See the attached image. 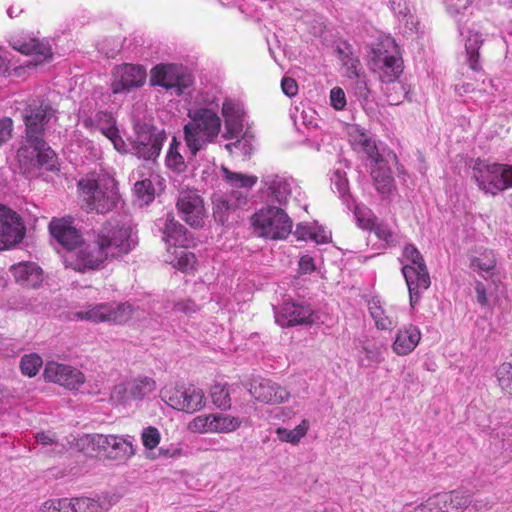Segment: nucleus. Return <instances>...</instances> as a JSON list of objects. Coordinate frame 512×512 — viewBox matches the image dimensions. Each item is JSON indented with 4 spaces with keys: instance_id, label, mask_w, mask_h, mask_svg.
Here are the masks:
<instances>
[{
    "instance_id": "nucleus-1",
    "label": "nucleus",
    "mask_w": 512,
    "mask_h": 512,
    "mask_svg": "<svg viewBox=\"0 0 512 512\" xmlns=\"http://www.w3.org/2000/svg\"><path fill=\"white\" fill-rule=\"evenodd\" d=\"M53 114V108L39 100H32L25 108L23 115L25 136L17 150V159L25 170L38 166H44L47 169L54 167L56 154L44 139L45 125Z\"/></svg>"
},
{
    "instance_id": "nucleus-2",
    "label": "nucleus",
    "mask_w": 512,
    "mask_h": 512,
    "mask_svg": "<svg viewBox=\"0 0 512 512\" xmlns=\"http://www.w3.org/2000/svg\"><path fill=\"white\" fill-rule=\"evenodd\" d=\"M370 66L379 74L382 82L390 84L386 88L390 104L400 103L407 91L402 83L395 81L403 71V61L394 39L386 38L373 48Z\"/></svg>"
},
{
    "instance_id": "nucleus-3",
    "label": "nucleus",
    "mask_w": 512,
    "mask_h": 512,
    "mask_svg": "<svg viewBox=\"0 0 512 512\" xmlns=\"http://www.w3.org/2000/svg\"><path fill=\"white\" fill-rule=\"evenodd\" d=\"M189 122L184 126V140L192 156L207 144L214 142L220 133L222 121L212 107H195L188 112Z\"/></svg>"
},
{
    "instance_id": "nucleus-4",
    "label": "nucleus",
    "mask_w": 512,
    "mask_h": 512,
    "mask_svg": "<svg viewBox=\"0 0 512 512\" xmlns=\"http://www.w3.org/2000/svg\"><path fill=\"white\" fill-rule=\"evenodd\" d=\"M78 188L89 212L106 214L116 209L121 202L115 180L107 176L81 179Z\"/></svg>"
},
{
    "instance_id": "nucleus-5",
    "label": "nucleus",
    "mask_w": 512,
    "mask_h": 512,
    "mask_svg": "<svg viewBox=\"0 0 512 512\" xmlns=\"http://www.w3.org/2000/svg\"><path fill=\"white\" fill-rule=\"evenodd\" d=\"M96 236L106 255L112 258L127 255L138 244L134 228L127 219H110Z\"/></svg>"
},
{
    "instance_id": "nucleus-6",
    "label": "nucleus",
    "mask_w": 512,
    "mask_h": 512,
    "mask_svg": "<svg viewBox=\"0 0 512 512\" xmlns=\"http://www.w3.org/2000/svg\"><path fill=\"white\" fill-rule=\"evenodd\" d=\"M403 256L410 262L402 267V274L408 287L410 304L414 307L421 293L430 287V276L422 255L414 245H406Z\"/></svg>"
},
{
    "instance_id": "nucleus-7",
    "label": "nucleus",
    "mask_w": 512,
    "mask_h": 512,
    "mask_svg": "<svg viewBox=\"0 0 512 512\" xmlns=\"http://www.w3.org/2000/svg\"><path fill=\"white\" fill-rule=\"evenodd\" d=\"M256 234L267 239L286 238L292 231V220L279 207L267 206L257 211L252 217Z\"/></svg>"
},
{
    "instance_id": "nucleus-8",
    "label": "nucleus",
    "mask_w": 512,
    "mask_h": 512,
    "mask_svg": "<svg viewBox=\"0 0 512 512\" xmlns=\"http://www.w3.org/2000/svg\"><path fill=\"white\" fill-rule=\"evenodd\" d=\"M161 399L173 409L185 413H195L206 405L203 390L193 384L166 386L160 390Z\"/></svg>"
},
{
    "instance_id": "nucleus-9",
    "label": "nucleus",
    "mask_w": 512,
    "mask_h": 512,
    "mask_svg": "<svg viewBox=\"0 0 512 512\" xmlns=\"http://www.w3.org/2000/svg\"><path fill=\"white\" fill-rule=\"evenodd\" d=\"M132 312V306L128 303L106 302L88 304L83 310L75 312L74 317L93 323L108 322L119 325L126 323Z\"/></svg>"
},
{
    "instance_id": "nucleus-10",
    "label": "nucleus",
    "mask_w": 512,
    "mask_h": 512,
    "mask_svg": "<svg viewBox=\"0 0 512 512\" xmlns=\"http://www.w3.org/2000/svg\"><path fill=\"white\" fill-rule=\"evenodd\" d=\"M474 177L481 190L495 195L512 187V166L497 163L479 165L474 169Z\"/></svg>"
},
{
    "instance_id": "nucleus-11",
    "label": "nucleus",
    "mask_w": 512,
    "mask_h": 512,
    "mask_svg": "<svg viewBox=\"0 0 512 512\" xmlns=\"http://www.w3.org/2000/svg\"><path fill=\"white\" fill-rule=\"evenodd\" d=\"M79 117L82 125L90 131L98 130L108 138L114 148L120 153L127 152V145L119 134L116 126V120L111 113L97 111L94 114L87 115L84 110H80Z\"/></svg>"
},
{
    "instance_id": "nucleus-12",
    "label": "nucleus",
    "mask_w": 512,
    "mask_h": 512,
    "mask_svg": "<svg viewBox=\"0 0 512 512\" xmlns=\"http://www.w3.org/2000/svg\"><path fill=\"white\" fill-rule=\"evenodd\" d=\"M134 138L131 141L133 153L145 160H154L159 156L165 136L156 134L155 129L145 123H136Z\"/></svg>"
},
{
    "instance_id": "nucleus-13",
    "label": "nucleus",
    "mask_w": 512,
    "mask_h": 512,
    "mask_svg": "<svg viewBox=\"0 0 512 512\" xmlns=\"http://www.w3.org/2000/svg\"><path fill=\"white\" fill-rule=\"evenodd\" d=\"M176 207L183 221L194 228L204 225L206 209L203 198L195 189H181L178 194Z\"/></svg>"
},
{
    "instance_id": "nucleus-14",
    "label": "nucleus",
    "mask_w": 512,
    "mask_h": 512,
    "mask_svg": "<svg viewBox=\"0 0 512 512\" xmlns=\"http://www.w3.org/2000/svg\"><path fill=\"white\" fill-rule=\"evenodd\" d=\"M156 389V381L148 376H139L114 386L111 400L118 404L142 400Z\"/></svg>"
},
{
    "instance_id": "nucleus-15",
    "label": "nucleus",
    "mask_w": 512,
    "mask_h": 512,
    "mask_svg": "<svg viewBox=\"0 0 512 512\" xmlns=\"http://www.w3.org/2000/svg\"><path fill=\"white\" fill-rule=\"evenodd\" d=\"M146 70L143 66L122 64L112 71L111 91L113 94H127L144 85Z\"/></svg>"
},
{
    "instance_id": "nucleus-16",
    "label": "nucleus",
    "mask_w": 512,
    "mask_h": 512,
    "mask_svg": "<svg viewBox=\"0 0 512 512\" xmlns=\"http://www.w3.org/2000/svg\"><path fill=\"white\" fill-rule=\"evenodd\" d=\"M24 234L25 227L20 216L12 209L0 205V250L21 242Z\"/></svg>"
},
{
    "instance_id": "nucleus-17",
    "label": "nucleus",
    "mask_w": 512,
    "mask_h": 512,
    "mask_svg": "<svg viewBox=\"0 0 512 512\" xmlns=\"http://www.w3.org/2000/svg\"><path fill=\"white\" fill-rule=\"evenodd\" d=\"M107 497H75L54 499L50 508L55 512H104L113 505Z\"/></svg>"
},
{
    "instance_id": "nucleus-18",
    "label": "nucleus",
    "mask_w": 512,
    "mask_h": 512,
    "mask_svg": "<svg viewBox=\"0 0 512 512\" xmlns=\"http://www.w3.org/2000/svg\"><path fill=\"white\" fill-rule=\"evenodd\" d=\"M151 83L167 90L173 89L180 96L189 87L190 78L176 65H158L152 71Z\"/></svg>"
},
{
    "instance_id": "nucleus-19",
    "label": "nucleus",
    "mask_w": 512,
    "mask_h": 512,
    "mask_svg": "<svg viewBox=\"0 0 512 512\" xmlns=\"http://www.w3.org/2000/svg\"><path fill=\"white\" fill-rule=\"evenodd\" d=\"M212 202L215 220L221 224H225L232 213L247 204V193L239 190H231L229 193L215 194Z\"/></svg>"
},
{
    "instance_id": "nucleus-20",
    "label": "nucleus",
    "mask_w": 512,
    "mask_h": 512,
    "mask_svg": "<svg viewBox=\"0 0 512 512\" xmlns=\"http://www.w3.org/2000/svg\"><path fill=\"white\" fill-rule=\"evenodd\" d=\"M249 392L256 400L266 404H281L290 396L284 387L261 377L252 379Z\"/></svg>"
},
{
    "instance_id": "nucleus-21",
    "label": "nucleus",
    "mask_w": 512,
    "mask_h": 512,
    "mask_svg": "<svg viewBox=\"0 0 512 512\" xmlns=\"http://www.w3.org/2000/svg\"><path fill=\"white\" fill-rule=\"evenodd\" d=\"M275 320L282 327L295 325H311L313 320V311L308 305L296 304L294 302H285L279 310L275 312Z\"/></svg>"
},
{
    "instance_id": "nucleus-22",
    "label": "nucleus",
    "mask_w": 512,
    "mask_h": 512,
    "mask_svg": "<svg viewBox=\"0 0 512 512\" xmlns=\"http://www.w3.org/2000/svg\"><path fill=\"white\" fill-rule=\"evenodd\" d=\"M262 182L264 187H266L268 196L280 205L287 204L293 189H296V183L293 178L277 174L264 176Z\"/></svg>"
},
{
    "instance_id": "nucleus-23",
    "label": "nucleus",
    "mask_w": 512,
    "mask_h": 512,
    "mask_svg": "<svg viewBox=\"0 0 512 512\" xmlns=\"http://www.w3.org/2000/svg\"><path fill=\"white\" fill-rule=\"evenodd\" d=\"M75 256L73 268L77 271L96 269L108 258L97 237L92 244L81 246Z\"/></svg>"
},
{
    "instance_id": "nucleus-24",
    "label": "nucleus",
    "mask_w": 512,
    "mask_h": 512,
    "mask_svg": "<svg viewBox=\"0 0 512 512\" xmlns=\"http://www.w3.org/2000/svg\"><path fill=\"white\" fill-rule=\"evenodd\" d=\"M13 49L27 55L34 56V65L41 64L52 57L51 46L48 42L39 41L35 38L14 37L11 40Z\"/></svg>"
},
{
    "instance_id": "nucleus-25",
    "label": "nucleus",
    "mask_w": 512,
    "mask_h": 512,
    "mask_svg": "<svg viewBox=\"0 0 512 512\" xmlns=\"http://www.w3.org/2000/svg\"><path fill=\"white\" fill-rule=\"evenodd\" d=\"M49 229L51 235L69 251L75 249L82 242L80 233L67 219H53Z\"/></svg>"
},
{
    "instance_id": "nucleus-26",
    "label": "nucleus",
    "mask_w": 512,
    "mask_h": 512,
    "mask_svg": "<svg viewBox=\"0 0 512 512\" xmlns=\"http://www.w3.org/2000/svg\"><path fill=\"white\" fill-rule=\"evenodd\" d=\"M368 310L375 326L379 330H391L398 324V317L392 307H385L378 297L368 301Z\"/></svg>"
},
{
    "instance_id": "nucleus-27",
    "label": "nucleus",
    "mask_w": 512,
    "mask_h": 512,
    "mask_svg": "<svg viewBox=\"0 0 512 512\" xmlns=\"http://www.w3.org/2000/svg\"><path fill=\"white\" fill-rule=\"evenodd\" d=\"M10 271L15 281L24 287L37 288L43 281L42 269L34 262L15 264Z\"/></svg>"
},
{
    "instance_id": "nucleus-28",
    "label": "nucleus",
    "mask_w": 512,
    "mask_h": 512,
    "mask_svg": "<svg viewBox=\"0 0 512 512\" xmlns=\"http://www.w3.org/2000/svg\"><path fill=\"white\" fill-rule=\"evenodd\" d=\"M420 339L419 328L412 324L406 325L397 331L392 349L397 355H408L417 347Z\"/></svg>"
},
{
    "instance_id": "nucleus-29",
    "label": "nucleus",
    "mask_w": 512,
    "mask_h": 512,
    "mask_svg": "<svg viewBox=\"0 0 512 512\" xmlns=\"http://www.w3.org/2000/svg\"><path fill=\"white\" fill-rule=\"evenodd\" d=\"M158 226L163 234L162 239L167 244L170 246H184L186 229L175 220L172 213H167L165 218L159 219Z\"/></svg>"
},
{
    "instance_id": "nucleus-30",
    "label": "nucleus",
    "mask_w": 512,
    "mask_h": 512,
    "mask_svg": "<svg viewBox=\"0 0 512 512\" xmlns=\"http://www.w3.org/2000/svg\"><path fill=\"white\" fill-rule=\"evenodd\" d=\"M349 137L355 151L363 153L370 159L377 160L379 154L375 141L367 133L355 127L349 132Z\"/></svg>"
},
{
    "instance_id": "nucleus-31",
    "label": "nucleus",
    "mask_w": 512,
    "mask_h": 512,
    "mask_svg": "<svg viewBox=\"0 0 512 512\" xmlns=\"http://www.w3.org/2000/svg\"><path fill=\"white\" fill-rule=\"evenodd\" d=\"M134 455L135 448L133 445V437L129 435H113L111 449L108 454L109 458L126 461Z\"/></svg>"
},
{
    "instance_id": "nucleus-32",
    "label": "nucleus",
    "mask_w": 512,
    "mask_h": 512,
    "mask_svg": "<svg viewBox=\"0 0 512 512\" xmlns=\"http://www.w3.org/2000/svg\"><path fill=\"white\" fill-rule=\"evenodd\" d=\"M222 177L223 179L235 190L242 189L248 194L249 189H251L258 181V178L254 175H246L239 172H233L228 168H222Z\"/></svg>"
},
{
    "instance_id": "nucleus-33",
    "label": "nucleus",
    "mask_w": 512,
    "mask_h": 512,
    "mask_svg": "<svg viewBox=\"0 0 512 512\" xmlns=\"http://www.w3.org/2000/svg\"><path fill=\"white\" fill-rule=\"evenodd\" d=\"M337 53L339 59L342 63L343 68L345 69V75L349 78L353 76H358L360 71V61L357 57L353 55L352 48L349 44H344V46L337 47Z\"/></svg>"
},
{
    "instance_id": "nucleus-34",
    "label": "nucleus",
    "mask_w": 512,
    "mask_h": 512,
    "mask_svg": "<svg viewBox=\"0 0 512 512\" xmlns=\"http://www.w3.org/2000/svg\"><path fill=\"white\" fill-rule=\"evenodd\" d=\"M450 495L458 512H479L485 507L482 500L476 499L470 494L450 492Z\"/></svg>"
},
{
    "instance_id": "nucleus-35",
    "label": "nucleus",
    "mask_w": 512,
    "mask_h": 512,
    "mask_svg": "<svg viewBox=\"0 0 512 512\" xmlns=\"http://www.w3.org/2000/svg\"><path fill=\"white\" fill-rule=\"evenodd\" d=\"M482 37L477 32H469L465 42V49L467 53V61L470 68L474 71H479L481 65L479 63V48L482 45Z\"/></svg>"
},
{
    "instance_id": "nucleus-36",
    "label": "nucleus",
    "mask_w": 512,
    "mask_h": 512,
    "mask_svg": "<svg viewBox=\"0 0 512 512\" xmlns=\"http://www.w3.org/2000/svg\"><path fill=\"white\" fill-rule=\"evenodd\" d=\"M389 4L393 13L400 21L404 22L406 27L411 30L416 27L417 21L411 13L407 0H389Z\"/></svg>"
},
{
    "instance_id": "nucleus-37",
    "label": "nucleus",
    "mask_w": 512,
    "mask_h": 512,
    "mask_svg": "<svg viewBox=\"0 0 512 512\" xmlns=\"http://www.w3.org/2000/svg\"><path fill=\"white\" fill-rule=\"evenodd\" d=\"M308 429L309 422L304 419L294 429L289 430L282 427L277 428L276 435L283 442L297 444L306 435Z\"/></svg>"
},
{
    "instance_id": "nucleus-38",
    "label": "nucleus",
    "mask_w": 512,
    "mask_h": 512,
    "mask_svg": "<svg viewBox=\"0 0 512 512\" xmlns=\"http://www.w3.org/2000/svg\"><path fill=\"white\" fill-rule=\"evenodd\" d=\"M496 266V260L491 250L484 249L478 256L470 259V267L478 273L489 272Z\"/></svg>"
},
{
    "instance_id": "nucleus-39",
    "label": "nucleus",
    "mask_w": 512,
    "mask_h": 512,
    "mask_svg": "<svg viewBox=\"0 0 512 512\" xmlns=\"http://www.w3.org/2000/svg\"><path fill=\"white\" fill-rule=\"evenodd\" d=\"M67 371H70V365L50 361L45 365L43 376L45 380L62 386L63 382L67 380L64 379V375Z\"/></svg>"
},
{
    "instance_id": "nucleus-40",
    "label": "nucleus",
    "mask_w": 512,
    "mask_h": 512,
    "mask_svg": "<svg viewBox=\"0 0 512 512\" xmlns=\"http://www.w3.org/2000/svg\"><path fill=\"white\" fill-rule=\"evenodd\" d=\"M210 396L213 404L221 410H229L231 408L230 393L226 384L216 383L211 387Z\"/></svg>"
},
{
    "instance_id": "nucleus-41",
    "label": "nucleus",
    "mask_w": 512,
    "mask_h": 512,
    "mask_svg": "<svg viewBox=\"0 0 512 512\" xmlns=\"http://www.w3.org/2000/svg\"><path fill=\"white\" fill-rule=\"evenodd\" d=\"M179 147L180 142L173 137L166 155L167 167L176 172H182L186 167L184 157L179 152Z\"/></svg>"
},
{
    "instance_id": "nucleus-42",
    "label": "nucleus",
    "mask_w": 512,
    "mask_h": 512,
    "mask_svg": "<svg viewBox=\"0 0 512 512\" xmlns=\"http://www.w3.org/2000/svg\"><path fill=\"white\" fill-rule=\"evenodd\" d=\"M214 421V414L199 415L188 423V430L199 434L216 433Z\"/></svg>"
},
{
    "instance_id": "nucleus-43",
    "label": "nucleus",
    "mask_w": 512,
    "mask_h": 512,
    "mask_svg": "<svg viewBox=\"0 0 512 512\" xmlns=\"http://www.w3.org/2000/svg\"><path fill=\"white\" fill-rule=\"evenodd\" d=\"M495 376L501 390L512 397V363L500 364L496 369Z\"/></svg>"
},
{
    "instance_id": "nucleus-44",
    "label": "nucleus",
    "mask_w": 512,
    "mask_h": 512,
    "mask_svg": "<svg viewBox=\"0 0 512 512\" xmlns=\"http://www.w3.org/2000/svg\"><path fill=\"white\" fill-rule=\"evenodd\" d=\"M362 353L363 355L360 357L359 362L364 367L378 365L384 360L382 348L375 344L364 345Z\"/></svg>"
},
{
    "instance_id": "nucleus-45",
    "label": "nucleus",
    "mask_w": 512,
    "mask_h": 512,
    "mask_svg": "<svg viewBox=\"0 0 512 512\" xmlns=\"http://www.w3.org/2000/svg\"><path fill=\"white\" fill-rule=\"evenodd\" d=\"M372 176L378 192L382 194H388L391 192L394 185V179L389 170L378 168L372 172Z\"/></svg>"
},
{
    "instance_id": "nucleus-46",
    "label": "nucleus",
    "mask_w": 512,
    "mask_h": 512,
    "mask_svg": "<svg viewBox=\"0 0 512 512\" xmlns=\"http://www.w3.org/2000/svg\"><path fill=\"white\" fill-rule=\"evenodd\" d=\"M215 415V432L216 433H230L237 430L241 425V420L237 417L226 414Z\"/></svg>"
},
{
    "instance_id": "nucleus-47",
    "label": "nucleus",
    "mask_w": 512,
    "mask_h": 512,
    "mask_svg": "<svg viewBox=\"0 0 512 512\" xmlns=\"http://www.w3.org/2000/svg\"><path fill=\"white\" fill-rule=\"evenodd\" d=\"M134 192L140 202V206L148 205L154 200V186L149 179L137 181L134 185Z\"/></svg>"
},
{
    "instance_id": "nucleus-48",
    "label": "nucleus",
    "mask_w": 512,
    "mask_h": 512,
    "mask_svg": "<svg viewBox=\"0 0 512 512\" xmlns=\"http://www.w3.org/2000/svg\"><path fill=\"white\" fill-rule=\"evenodd\" d=\"M42 365V359L37 354L24 355L20 362V368L24 375L35 376Z\"/></svg>"
},
{
    "instance_id": "nucleus-49",
    "label": "nucleus",
    "mask_w": 512,
    "mask_h": 512,
    "mask_svg": "<svg viewBox=\"0 0 512 512\" xmlns=\"http://www.w3.org/2000/svg\"><path fill=\"white\" fill-rule=\"evenodd\" d=\"M112 437L113 435L92 434L88 435L86 440L93 446L94 450L105 452L108 455L111 449Z\"/></svg>"
},
{
    "instance_id": "nucleus-50",
    "label": "nucleus",
    "mask_w": 512,
    "mask_h": 512,
    "mask_svg": "<svg viewBox=\"0 0 512 512\" xmlns=\"http://www.w3.org/2000/svg\"><path fill=\"white\" fill-rule=\"evenodd\" d=\"M64 379L67 380L63 382L62 386L70 390L78 389L85 382L84 374L72 366H70V371L65 373Z\"/></svg>"
},
{
    "instance_id": "nucleus-51",
    "label": "nucleus",
    "mask_w": 512,
    "mask_h": 512,
    "mask_svg": "<svg viewBox=\"0 0 512 512\" xmlns=\"http://www.w3.org/2000/svg\"><path fill=\"white\" fill-rule=\"evenodd\" d=\"M161 435L157 428L149 426L141 433L142 444L146 449L152 450L160 443Z\"/></svg>"
},
{
    "instance_id": "nucleus-52",
    "label": "nucleus",
    "mask_w": 512,
    "mask_h": 512,
    "mask_svg": "<svg viewBox=\"0 0 512 512\" xmlns=\"http://www.w3.org/2000/svg\"><path fill=\"white\" fill-rule=\"evenodd\" d=\"M243 116L224 118L225 138H237L243 130Z\"/></svg>"
},
{
    "instance_id": "nucleus-53",
    "label": "nucleus",
    "mask_w": 512,
    "mask_h": 512,
    "mask_svg": "<svg viewBox=\"0 0 512 512\" xmlns=\"http://www.w3.org/2000/svg\"><path fill=\"white\" fill-rule=\"evenodd\" d=\"M351 79H355L354 93L362 101L367 102L370 97V89L368 88L367 82L364 75L359 73L358 76H353Z\"/></svg>"
},
{
    "instance_id": "nucleus-54",
    "label": "nucleus",
    "mask_w": 512,
    "mask_h": 512,
    "mask_svg": "<svg viewBox=\"0 0 512 512\" xmlns=\"http://www.w3.org/2000/svg\"><path fill=\"white\" fill-rule=\"evenodd\" d=\"M376 236L385 241L388 244H393L396 241V235L394 232L385 224L383 223H377L372 229Z\"/></svg>"
},
{
    "instance_id": "nucleus-55",
    "label": "nucleus",
    "mask_w": 512,
    "mask_h": 512,
    "mask_svg": "<svg viewBox=\"0 0 512 512\" xmlns=\"http://www.w3.org/2000/svg\"><path fill=\"white\" fill-rule=\"evenodd\" d=\"M330 102L334 109L343 110L347 104L345 92L340 87H334L330 91Z\"/></svg>"
},
{
    "instance_id": "nucleus-56",
    "label": "nucleus",
    "mask_w": 512,
    "mask_h": 512,
    "mask_svg": "<svg viewBox=\"0 0 512 512\" xmlns=\"http://www.w3.org/2000/svg\"><path fill=\"white\" fill-rule=\"evenodd\" d=\"M355 217L358 223V226L364 230H372L375 226L376 222L373 218L370 217L369 210H361L357 208L355 210Z\"/></svg>"
},
{
    "instance_id": "nucleus-57",
    "label": "nucleus",
    "mask_w": 512,
    "mask_h": 512,
    "mask_svg": "<svg viewBox=\"0 0 512 512\" xmlns=\"http://www.w3.org/2000/svg\"><path fill=\"white\" fill-rule=\"evenodd\" d=\"M331 181H332V184L337 189L339 195L341 197H345V195L348 192V180L346 178L345 173L340 171L339 169H337L334 172Z\"/></svg>"
},
{
    "instance_id": "nucleus-58",
    "label": "nucleus",
    "mask_w": 512,
    "mask_h": 512,
    "mask_svg": "<svg viewBox=\"0 0 512 512\" xmlns=\"http://www.w3.org/2000/svg\"><path fill=\"white\" fill-rule=\"evenodd\" d=\"M120 48V44L115 40H104L98 46L99 52L104 54L107 58H115Z\"/></svg>"
},
{
    "instance_id": "nucleus-59",
    "label": "nucleus",
    "mask_w": 512,
    "mask_h": 512,
    "mask_svg": "<svg viewBox=\"0 0 512 512\" xmlns=\"http://www.w3.org/2000/svg\"><path fill=\"white\" fill-rule=\"evenodd\" d=\"M435 498L437 506L440 508L439 512H458L450 493L437 494Z\"/></svg>"
},
{
    "instance_id": "nucleus-60",
    "label": "nucleus",
    "mask_w": 512,
    "mask_h": 512,
    "mask_svg": "<svg viewBox=\"0 0 512 512\" xmlns=\"http://www.w3.org/2000/svg\"><path fill=\"white\" fill-rule=\"evenodd\" d=\"M195 263V256L193 253L181 250L178 254L177 267L182 271H188L192 269Z\"/></svg>"
},
{
    "instance_id": "nucleus-61",
    "label": "nucleus",
    "mask_w": 512,
    "mask_h": 512,
    "mask_svg": "<svg viewBox=\"0 0 512 512\" xmlns=\"http://www.w3.org/2000/svg\"><path fill=\"white\" fill-rule=\"evenodd\" d=\"M311 240L317 244L328 243L331 240V232L321 226L313 225Z\"/></svg>"
},
{
    "instance_id": "nucleus-62",
    "label": "nucleus",
    "mask_w": 512,
    "mask_h": 512,
    "mask_svg": "<svg viewBox=\"0 0 512 512\" xmlns=\"http://www.w3.org/2000/svg\"><path fill=\"white\" fill-rule=\"evenodd\" d=\"M13 122L10 118L0 119V146L6 143L12 136Z\"/></svg>"
},
{
    "instance_id": "nucleus-63",
    "label": "nucleus",
    "mask_w": 512,
    "mask_h": 512,
    "mask_svg": "<svg viewBox=\"0 0 512 512\" xmlns=\"http://www.w3.org/2000/svg\"><path fill=\"white\" fill-rule=\"evenodd\" d=\"M222 115L224 118L238 117L243 116V111L238 104L231 100H226L222 105Z\"/></svg>"
},
{
    "instance_id": "nucleus-64",
    "label": "nucleus",
    "mask_w": 512,
    "mask_h": 512,
    "mask_svg": "<svg viewBox=\"0 0 512 512\" xmlns=\"http://www.w3.org/2000/svg\"><path fill=\"white\" fill-rule=\"evenodd\" d=\"M174 311L190 315L199 310L198 305L192 300H181L174 304Z\"/></svg>"
}]
</instances>
